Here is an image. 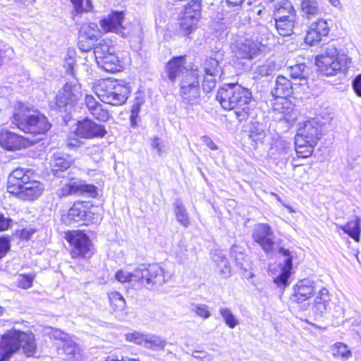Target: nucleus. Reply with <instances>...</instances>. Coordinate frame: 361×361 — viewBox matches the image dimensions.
<instances>
[{"instance_id": "nucleus-1", "label": "nucleus", "mask_w": 361, "mask_h": 361, "mask_svg": "<svg viewBox=\"0 0 361 361\" xmlns=\"http://www.w3.org/2000/svg\"><path fill=\"white\" fill-rule=\"evenodd\" d=\"M164 72L170 82L178 83L179 94L184 101L190 104L198 102L200 87L197 66H187L185 56H174L166 63Z\"/></svg>"}, {"instance_id": "nucleus-2", "label": "nucleus", "mask_w": 361, "mask_h": 361, "mask_svg": "<svg viewBox=\"0 0 361 361\" xmlns=\"http://www.w3.org/2000/svg\"><path fill=\"white\" fill-rule=\"evenodd\" d=\"M36 347L32 334L12 329L1 336L0 361H8L20 348L27 357L33 356Z\"/></svg>"}, {"instance_id": "nucleus-3", "label": "nucleus", "mask_w": 361, "mask_h": 361, "mask_svg": "<svg viewBox=\"0 0 361 361\" xmlns=\"http://www.w3.org/2000/svg\"><path fill=\"white\" fill-rule=\"evenodd\" d=\"M340 45L337 41L328 44L322 49L320 55L315 59L319 71L327 76L334 75L348 68L351 59L344 54H340Z\"/></svg>"}, {"instance_id": "nucleus-4", "label": "nucleus", "mask_w": 361, "mask_h": 361, "mask_svg": "<svg viewBox=\"0 0 361 361\" xmlns=\"http://www.w3.org/2000/svg\"><path fill=\"white\" fill-rule=\"evenodd\" d=\"M321 132L322 125L314 118L298 123L295 137V152L298 157L307 158L312 155Z\"/></svg>"}, {"instance_id": "nucleus-5", "label": "nucleus", "mask_w": 361, "mask_h": 361, "mask_svg": "<svg viewBox=\"0 0 361 361\" xmlns=\"http://www.w3.org/2000/svg\"><path fill=\"white\" fill-rule=\"evenodd\" d=\"M12 124H15L23 132L30 134H44L51 127L44 115L22 109L13 113Z\"/></svg>"}, {"instance_id": "nucleus-6", "label": "nucleus", "mask_w": 361, "mask_h": 361, "mask_svg": "<svg viewBox=\"0 0 361 361\" xmlns=\"http://www.w3.org/2000/svg\"><path fill=\"white\" fill-rule=\"evenodd\" d=\"M94 91L102 102L113 106L125 103L130 93L128 87L122 85L117 80L110 78L99 81L94 87Z\"/></svg>"}, {"instance_id": "nucleus-7", "label": "nucleus", "mask_w": 361, "mask_h": 361, "mask_svg": "<svg viewBox=\"0 0 361 361\" xmlns=\"http://www.w3.org/2000/svg\"><path fill=\"white\" fill-rule=\"evenodd\" d=\"M135 281L152 289L162 286L169 278L166 271L158 264H140L135 269Z\"/></svg>"}, {"instance_id": "nucleus-8", "label": "nucleus", "mask_w": 361, "mask_h": 361, "mask_svg": "<svg viewBox=\"0 0 361 361\" xmlns=\"http://www.w3.org/2000/svg\"><path fill=\"white\" fill-rule=\"evenodd\" d=\"M82 98L81 87L78 83L66 82L55 97L54 104H51L60 112L71 114Z\"/></svg>"}, {"instance_id": "nucleus-9", "label": "nucleus", "mask_w": 361, "mask_h": 361, "mask_svg": "<svg viewBox=\"0 0 361 361\" xmlns=\"http://www.w3.org/2000/svg\"><path fill=\"white\" fill-rule=\"evenodd\" d=\"M201 15V4L197 1H191L184 7L180 20V31L188 36L196 28Z\"/></svg>"}, {"instance_id": "nucleus-10", "label": "nucleus", "mask_w": 361, "mask_h": 361, "mask_svg": "<svg viewBox=\"0 0 361 361\" xmlns=\"http://www.w3.org/2000/svg\"><path fill=\"white\" fill-rule=\"evenodd\" d=\"M232 91L235 92L231 94L232 102L235 113L240 123L246 122L248 118V90L238 84L231 83Z\"/></svg>"}, {"instance_id": "nucleus-11", "label": "nucleus", "mask_w": 361, "mask_h": 361, "mask_svg": "<svg viewBox=\"0 0 361 361\" xmlns=\"http://www.w3.org/2000/svg\"><path fill=\"white\" fill-rule=\"evenodd\" d=\"M252 238L268 255L271 254L278 247L275 241V236L267 224H259L252 234Z\"/></svg>"}, {"instance_id": "nucleus-12", "label": "nucleus", "mask_w": 361, "mask_h": 361, "mask_svg": "<svg viewBox=\"0 0 361 361\" xmlns=\"http://www.w3.org/2000/svg\"><path fill=\"white\" fill-rule=\"evenodd\" d=\"M107 131L104 126L96 123L94 121L87 118L78 121L75 130L77 136L86 139L102 138L104 137Z\"/></svg>"}, {"instance_id": "nucleus-13", "label": "nucleus", "mask_w": 361, "mask_h": 361, "mask_svg": "<svg viewBox=\"0 0 361 361\" xmlns=\"http://www.w3.org/2000/svg\"><path fill=\"white\" fill-rule=\"evenodd\" d=\"M126 338L130 342L152 350H163L166 344V340L159 336L139 332L128 334L126 335Z\"/></svg>"}, {"instance_id": "nucleus-14", "label": "nucleus", "mask_w": 361, "mask_h": 361, "mask_svg": "<svg viewBox=\"0 0 361 361\" xmlns=\"http://www.w3.org/2000/svg\"><path fill=\"white\" fill-rule=\"evenodd\" d=\"M72 245L71 255L73 258L89 257L92 255L91 242L89 237L83 233H76L68 238Z\"/></svg>"}, {"instance_id": "nucleus-15", "label": "nucleus", "mask_w": 361, "mask_h": 361, "mask_svg": "<svg viewBox=\"0 0 361 361\" xmlns=\"http://www.w3.org/2000/svg\"><path fill=\"white\" fill-rule=\"evenodd\" d=\"M267 32V27L264 25H260L256 32H253L252 40L250 42V60L254 56H264L269 51Z\"/></svg>"}, {"instance_id": "nucleus-16", "label": "nucleus", "mask_w": 361, "mask_h": 361, "mask_svg": "<svg viewBox=\"0 0 361 361\" xmlns=\"http://www.w3.org/2000/svg\"><path fill=\"white\" fill-rule=\"evenodd\" d=\"M68 217L70 221L87 225L94 222V214L90 211L87 203L77 202L68 210Z\"/></svg>"}, {"instance_id": "nucleus-17", "label": "nucleus", "mask_w": 361, "mask_h": 361, "mask_svg": "<svg viewBox=\"0 0 361 361\" xmlns=\"http://www.w3.org/2000/svg\"><path fill=\"white\" fill-rule=\"evenodd\" d=\"M317 282L309 279L298 281L294 286L293 298L298 303H301L310 299L319 290Z\"/></svg>"}, {"instance_id": "nucleus-18", "label": "nucleus", "mask_w": 361, "mask_h": 361, "mask_svg": "<svg viewBox=\"0 0 361 361\" xmlns=\"http://www.w3.org/2000/svg\"><path fill=\"white\" fill-rule=\"evenodd\" d=\"M18 190V192H12L11 194L22 200L33 201L42 194L44 187L42 183L37 180H29L26 183L22 185Z\"/></svg>"}, {"instance_id": "nucleus-19", "label": "nucleus", "mask_w": 361, "mask_h": 361, "mask_svg": "<svg viewBox=\"0 0 361 361\" xmlns=\"http://www.w3.org/2000/svg\"><path fill=\"white\" fill-rule=\"evenodd\" d=\"M312 303V312L316 316L322 317L331 310V295L327 288L322 287L315 293Z\"/></svg>"}, {"instance_id": "nucleus-20", "label": "nucleus", "mask_w": 361, "mask_h": 361, "mask_svg": "<svg viewBox=\"0 0 361 361\" xmlns=\"http://www.w3.org/2000/svg\"><path fill=\"white\" fill-rule=\"evenodd\" d=\"M124 20V13L123 11H112L111 13L104 16L100 20V26L102 30L106 32H111L115 33L122 32L124 29L123 22Z\"/></svg>"}, {"instance_id": "nucleus-21", "label": "nucleus", "mask_w": 361, "mask_h": 361, "mask_svg": "<svg viewBox=\"0 0 361 361\" xmlns=\"http://www.w3.org/2000/svg\"><path fill=\"white\" fill-rule=\"evenodd\" d=\"M74 163V159L69 154L56 152L54 153L49 161V166L55 176H59L60 173L68 169Z\"/></svg>"}, {"instance_id": "nucleus-22", "label": "nucleus", "mask_w": 361, "mask_h": 361, "mask_svg": "<svg viewBox=\"0 0 361 361\" xmlns=\"http://www.w3.org/2000/svg\"><path fill=\"white\" fill-rule=\"evenodd\" d=\"M29 173H30V170H25L23 168H18L13 171L8 178L7 191L11 194L18 192V189L30 180Z\"/></svg>"}, {"instance_id": "nucleus-23", "label": "nucleus", "mask_w": 361, "mask_h": 361, "mask_svg": "<svg viewBox=\"0 0 361 361\" xmlns=\"http://www.w3.org/2000/svg\"><path fill=\"white\" fill-rule=\"evenodd\" d=\"M0 145L7 150L20 149L25 147V140L23 136L5 130L0 133Z\"/></svg>"}, {"instance_id": "nucleus-24", "label": "nucleus", "mask_w": 361, "mask_h": 361, "mask_svg": "<svg viewBox=\"0 0 361 361\" xmlns=\"http://www.w3.org/2000/svg\"><path fill=\"white\" fill-rule=\"evenodd\" d=\"M85 102L89 113L94 118L102 122H106L109 120L110 114L108 110L104 109L102 105L93 96L86 95Z\"/></svg>"}, {"instance_id": "nucleus-25", "label": "nucleus", "mask_w": 361, "mask_h": 361, "mask_svg": "<svg viewBox=\"0 0 361 361\" xmlns=\"http://www.w3.org/2000/svg\"><path fill=\"white\" fill-rule=\"evenodd\" d=\"M279 252L286 257L285 265L281 269L280 274L274 279V282L279 286H286L288 284V280L290 276V271L293 267L292 257L290 255V252L285 248L279 247Z\"/></svg>"}, {"instance_id": "nucleus-26", "label": "nucleus", "mask_w": 361, "mask_h": 361, "mask_svg": "<svg viewBox=\"0 0 361 361\" xmlns=\"http://www.w3.org/2000/svg\"><path fill=\"white\" fill-rule=\"evenodd\" d=\"M294 106L295 105L287 97H275L272 103L273 111L282 115L280 119H289L287 116L293 113Z\"/></svg>"}, {"instance_id": "nucleus-27", "label": "nucleus", "mask_w": 361, "mask_h": 361, "mask_svg": "<svg viewBox=\"0 0 361 361\" xmlns=\"http://www.w3.org/2000/svg\"><path fill=\"white\" fill-rule=\"evenodd\" d=\"M274 20V25L279 35L288 37L293 34L296 22V18H294L293 15L289 16L287 18L284 16L279 17Z\"/></svg>"}, {"instance_id": "nucleus-28", "label": "nucleus", "mask_w": 361, "mask_h": 361, "mask_svg": "<svg viewBox=\"0 0 361 361\" xmlns=\"http://www.w3.org/2000/svg\"><path fill=\"white\" fill-rule=\"evenodd\" d=\"M96 61L98 66L106 72L115 73L120 71L122 68L121 61L116 53L103 56Z\"/></svg>"}, {"instance_id": "nucleus-29", "label": "nucleus", "mask_w": 361, "mask_h": 361, "mask_svg": "<svg viewBox=\"0 0 361 361\" xmlns=\"http://www.w3.org/2000/svg\"><path fill=\"white\" fill-rule=\"evenodd\" d=\"M248 37L245 35H238L232 43L231 49L235 56L238 59H248Z\"/></svg>"}, {"instance_id": "nucleus-30", "label": "nucleus", "mask_w": 361, "mask_h": 361, "mask_svg": "<svg viewBox=\"0 0 361 361\" xmlns=\"http://www.w3.org/2000/svg\"><path fill=\"white\" fill-rule=\"evenodd\" d=\"M235 91H232L231 84H226L219 89L216 94V99L220 103L223 109L226 110H231L233 109V104L232 102V95Z\"/></svg>"}, {"instance_id": "nucleus-31", "label": "nucleus", "mask_w": 361, "mask_h": 361, "mask_svg": "<svg viewBox=\"0 0 361 361\" xmlns=\"http://www.w3.org/2000/svg\"><path fill=\"white\" fill-rule=\"evenodd\" d=\"M292 93L291 82L286 77H277L275 86L271 90L274 97H288Z\"/></svg>"}, {"instance_id": "nucleus-32", "label": "nucleus", "mask_w": 361, "mask_h": 361, "mask_svg": "<svg viewBox=\"0 0 361 361\" xmlns=\"http://www.w3.org/2000/svg\"><path fill=\"white\" fill-rule=\"evenodd\" d=\"M212 259L216 263L219 272L224 277L230 276L231 267L225 255L221 250H216L212 252Z\"/></svg>"}, {"instance_id": "nucleus-33", "label": "nucleus", "mask_w": 361, "mask_h": 361, "mask_svg": "<svg viewBox=\"0 0 361 361\" xmlns=\"http://www.w3.org/2000/svg\"><path fill=\"white\" fill-rule=\"evenodd\" d=\"M301 11L302 16L307 19L316 18L322 13L317 0H302L301 2Z\"/></svg>"}, {"instance_id": "nucleus-34", "label": "nucleus", "mask_w": 361, "mask_h": 361, "mask_svg": "<svg viewBox=\"0 0 361 361\" xmlns=\"http://www.w3.org/2000/svg\"><path fill=\"white\" fill-rule=\"evenodd\" d=\"M173 206L177 221L187 228L190 224V219L183 203L180 199L177 198L174 200Z\"/></svg>"}, {"instance_id": "nucleus-35", "label": "nucleus", "mask_w": 361, "mask_h": 361, "mask_svg": "<svg viewBox=\"0 0 361 361\" xmlns=\"http://www.w3.org/2000/svg\"><path fill=\"white\" fill-rule=\"evenodd\" d=\"M202 68L204 75L221 77L222 74L219 61L212 57L206 59L202 64Z\"/></svg>"}, {"instance_id": "nucleus-36", "label": "nucleus", "mask_w": 361, "mask_h": 361, "mask_svg": "<svg viewBox=\"0 0 361 361\" xmlns=\"http://www.w3.org/2000/svg\"><path fill=\"white\" fill-rule=\"evenodd\" d=\"M116 53V48L109 39H102L94 47L95 59H99Z\"/></svg>"}, {"instance_id": "nucleus-37", "label": "nucleus", "mask_w": 361, "mask_h": 361, "mask_svg": "<svg viewBox=\"0 0 361 361\" xmlns=\"http://www.w3.org/2000/svg\"><path fill=\"white\" fill-rule=\"evenodd\" d=\"M109 299L114 312L123 315L127 314L126 300L121 293L116 291L111 292L109 294Z\"/></svg>"}, {"instance_id": "nucleus-38", "label": "nucleus", "mask_w": 361, "mask_h": 361, "mask_svg": "<svg viewBox=\"0 0 361 361\" xmlns=\"http://www.w3.org/2000/svg\"><path fill=\"white\" fill-rule=\"evenodd\" d=\"M290 15H293L294 18H296V11L290 1H282L276 6L274 14V19L283 16L287 18Z\"/></svg>"}, {"instance_id": "nucleus-39", "label": "nucleus", "mask_w": 361, "mask_h": 361, "mask_svg": "<svg viewBox=\"0 0 361 361\" xmlns=\"http://www.w3.org/2000/svg\"><path fill=\"white\" fill-rule=\"evenodd\" d=\"M292 79L299 80L300 85L306 82L308 69L305 63H298L288 68Z\"/></svg>"}, {"instance_id": "nucleus-40", "label": "nucleus", "mask_w": 361, "mask_h": 361, "mask_svg": "<svg viewBox=\"0 0 361 361\" xmlns=\"http://www.w3.org/2000/svg\"><path fill=\"white\" fill-rule=\"evenodd\" d=\"M338 228L343 231L344 233L348 234L355 240H359L360 233L359 219L357 218L355 220L350 221L345 225L338 226Z\"/></svg>"}, {"instance_id": "nucleus-41", "label": "nucleus", "mask_w": 361, "mask_h": 361, "mask_svg": "<svg viewBox=\"0 0 361 361\" xmlns=\"http://www.w3.org/2000/svg\"><path fill=\"white\" fill-rule=\"evenodd\" d=\"M245 250L238 245H233L231 248V254L234 257L236 265L239 267L244 273H246L247 269L245 264L247 263Z\"/></svg>"}, {"instance_id": "nucleus-42", "label": "nucleus", "mask_w": 361, "mask_h": 361, "mask_svg": "<svg viewBox=\"0 0 361 361\" xmlns=\"http://www.w3.org/2000/svg\"><path fill=\"white\" fill-rule=\"evenodd\" d=\"M278 68L277 64L272 60H268L266 63L262 66L257 67L254 72V79H257L259 77H264L272 74Z\"/></svg>"}, {"instance_id": "nucleus-43", "label": "nucleus", "mask_w": 361, "mask_h": 361, "mask_svg": "<svg viewBox=\"0 0 361 361\" xmlns=\"http://www.w3.org/2000/svg\"><path fill=\"white\" fill-rule=\"evenodd\" d=\"M331 353L335 358L348 360L352 356V353L347 345L342 342H336L331 347Z\"/></svg>"}, {"instance_id": "nucleus-44", "label": "nucleus", "mask_w": 361, "mask_h": 361, "mask_svg": "<svg viewBox=\"0 0 361 361\" xmlns=\"http://www.w3.org/2000/svg\"><path fill=\"white\" fill-rule=\"evenodd\" d=\"M61 350H63V353L68 357V359H73L75 361H78L80 357L78 346L72 341H66Z\"/></svg>"}, {"instance_id": "nucleus-45", "label": "nucleus", "mask_w": 361, "mask_h": 361, "mask_svg": "<svg viewBox=\"0 0 361 361\" xmlns=\"http://www.w3.org/2000/svg\"><path fill=\"white\" fill-rule=\"evenodd\" d=\"M76 188H78V186L76 185V180L72 179L68 183H66L59 188L57 190L56 195L59 198L75 195L77 194Z\"/></svg>"}, {"instance_id": "nucleus-46", "label": "nucleus", "mask_w": 361, "mask_h": 361, "mask_svg": "<svg viewBox=\"0 0 361 361\" xmlns=\"http://www.w3.org/2000/svg\"><path fill=\"white\" fill-rule=\"evenodd\" d=\"M78 186L77 194H89L91 197H95L97 195V188L92 184H87L81 180H76Z\"/></svg>"}, {"instance_id": "nucleus-47", "label": "nucleus", "mask_w": 361, "mask_h": 361, "mask_svg": "<svg viewBox=\"0 0 361 361\" xmlns=\"http://www.w3.org/2000/svg\"><path fill=\"white\" fill-rule=\"evenodd\" d=\"M219 313L229 328L233 329L238 324V320L230 309L227 307H221L219 309Z\"/></svg>"}, {"instance_id": "nucleus-48", "label": "nucleus", "mask_w": 361, "mask_h": 361, "mask_svg": "<svg viewBox=\"0 0 361 361\" xmlns=\"http://www.w3.org/2000/svg\"><path fill=\"white\" fill-rule=\"evenodd\" d=\"M220 77L204 75L202 82V89L205 94L212 92L216 87L217 79Z\"/></svg>"}, {"instance_id": "nucleus-49", "label": "nucleus", "mask_w": 361, "mask_h": 361, "mask_svg": "<svg viewBox=\"0 0 361 361\" xmlns=\"http://www.w3.org/2000/svg\"><path fill=\"white\" fill-rule=\"evenodd\" d=\"M191 311L193 312L196 316L202 319H208L210 316V311L207 305L201 303H192L191 305Z\"/></svg>"}, {"instance_id": "nucleus-50", "label": "nucleus", "mask_w": 361, "mask_h": 361, "mask_svg": "<svg viewBox=\"0 0 361 361\" xmlns=\"http://www.w3.org/2000/svg\"><path fill=\"white\" fill-rule=\"evenodd\" d=\"M141 103L137 100L134 102L131 106L130 121V126L133 128H135L137 126V121L139 118V114L140 111Z\"/></svg>"}, {"instance_id": "nucleus-51", "label": "nucleus", "mask_w": 361, "mask_h": 361, "mask_svg": "<svg viewBox=\"0 0 361 361\" xmlns=\"http://www.w3.org/2000/svg\"><path fill=\"white\" fill-rule=\"evenodd\" d=\"M322 37V36L319 35V33L310 26L306 33L305 42L307 44L313 46L319 42Z\"/></svg>"}, {"instance_id": "nucleus-52", "label": "nucleus", "mask_w": 361, "mask_h": 361, "mask_svg": "<svg viewBox=\"0 0 361 361\" xmlns=\"http://www.w3.org/2000/svg\"><path fill=\"white\" fill-rule=\"evenodd\" d=\"M310 26L322 37L326 36L329 32V27L326 20H318Z\"/></svg>"}, {"instance_id": "nucleus-53", "label": "nucleus", "mask_w": 361, "mask_h": 361, "mask_svg": "<svg viewBox=\"0 0 361 361\" xmlns=\"http://www.w3.org/2000/svg\"><path fill=\"white\" fill-rule=\"evenodd\" d=\"M263 3L267 4V1L262 0H255L254 3L250 1V6H252V8H250V12L263 17L267 13Z\"/></svg>"}, {"instance_id": "nucleus-54", "label": "nucleus", "mask_w": 361, "mask_h": 361, "mask_svg": "<svg viewBox=\"0 0 361 361\" xmlns=\"http://www.w3.org/2000/svg\"><path fill=\"white\" fill-rule=\"evenodd\" d=\"M135 270L132 272L125 271L123 270H119L116 272L115 277L117 281L121 283L130 282V281H136L135 276H134Z\"/></svg>"}, {"instance_id": "nucleus-55", "label": "nucleus", "mask_w": 361, "mask_h": 361, "mask_svg": "<svg viewBox=\"0 0 361 361\" xmlns=\"http://www.w3.org/2000/svg\"><path fill=\"white\" fill-rule=\"evenodd\" d=\"M75 65V59L71 56L66 57L64 60L63 67L66 69V73L71 75L75 78L74 73V66Z\"/></svg>"}, {"instance_id": "nucleus-56", "label": "nucleus", "mask_w": 361, "mask_h": 361, "mask_svg": "<svg viewBox=\"0 0 361 361\" xmlns=\"http://www.w3.org/2000/svg\"><path fill=\"white\" fill-rule=\"evenodd\" d=\"M192 356L198 361H212V356L204 350H194Z\"/></svg>"}, {"instance_id": "nucleus-57", "label": "nucleus", "mask_w": 361, "mask_h": 361, "mask_svg": "<svg viewBox=\"0 0 361 361\" xmlns=\"http://www.w3.org/2000/svg\"><path fill=\"white\" fill-rule=\"evenodd\" d=\"M10 247L9 239L8 238H0V259L6 255Z\"/></svg>"}, {"instance_id": "nucleus-58", "label": "nucleus", "mask_w": 361, "mask_h": 361, "mask_svg": "<svg viewBox=\"0 0 361 361\" xmlns=\"http://www.w3.org/2000/svg\"><path fill=\"white\" fill-rule=\"evenodd\" d=\"M13 220L9 216H5L0 212V231H4L11 227Z\"/></svg>"}, {"instance_id": "nucleus-59", "label": "nucleus", "mask_w": 361, "mask_h": 361, "mask_svg": "<svg viewBox=\"0 0 361 361\" xmlns=\"http://www.w3.org/2000/svg\"><path fill=\"white\" fill-rule=\"evenodd\" d=\"M18 283L20 287L23 288H28L32 286V278L28 275H20Z\"/></svg>"}, {"instance_id": "nucleus-60", "label": "nucleus", "mask_w": 361, "mask_h": 361, "mask_svg": "<svg viewBox=\"0 0 361 361\" xmlns=\"http://www.w3.org/2000/svg\"><path fill=\"white\" fill-rule=\"evenodd\" d=\"M151 145L154 149L157 150V152L159 156L162 154V141L159 137L156 136L152 139Z\"/></svg>"}, {"instance_id": "nucleus-61", "label": "nucleus", "mask_w": 361, "mask_h": 361, "mask_svg": "<svg viewBox=\"0 0 361 361\" xmlns=\"http://www.w3.org/2000/svg\"><path fill=\"white\" fill-rule=\"evenodd\" d=\"M51 336L54 339L66 341L68 335L60 329H51V331L49 333Z\"/></svg>"}, {"instance_id": "nucleus-62", "label": "nucleus", "mask_w": 361, "mask_h": 361, "mask_svg": "<svg viewBox=\"0 0 361 361\" xmlns=\"http://www.w3.org/2000/svg\"><path fill=\"white\" fill-rule=\"evenodd\" d=\"M353 88L356 94L361 97V73L354 78L353 81Z\"/></svg>"}, {"instance_id": "nucleus-63", "label": "nucleus", "mask_w": 361, "mask_h": 361, "mask_svg": "<svg viewBox=\"0 0 361 361\" xmlns=\"http://www.w3.org/2000/svg\"><path fill=\"white\" fill-rule=\"evenodd\" d=\"M202 140L203 142L212 150H216L217 149L216 145L214 144V142L212 141V140L208 136H202Z\"/></svg>"}, {"instance_id": "nucleus-64", "label": "nucleus", "mask_w": 361, "mask_h": 361, "mask_svg": "<svg viewBox=\"0 0 361 361\" xmlns=\"http://www.w3.org/2000/svg\"><path fill=\"white\" fill-rule=\"evenodd\" d=\"M78 46L80 49H81L83 51H89L93 47V44H90L87 41H80L78 43Z\"/></svg>"}]
</instances>
